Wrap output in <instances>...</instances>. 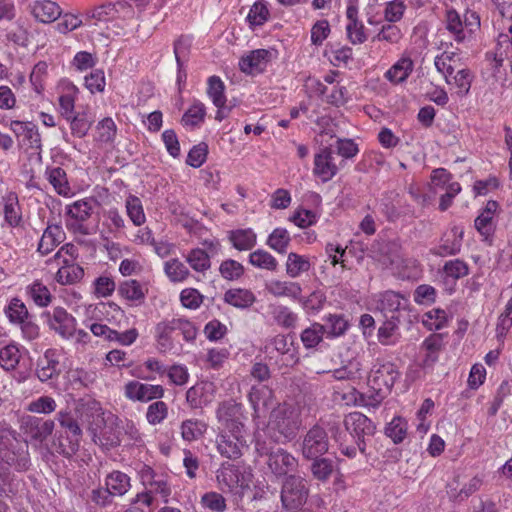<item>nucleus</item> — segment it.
<instances>
[{
	"mask_svg": "<svg viewBox=\"0 0 512 512\" xmlns=\"http://www.w3.org/2000/svg\"><path fill=\"white\" fill-rule=\"evenodd\" d=\"M291 241L289 232L285 228H276L268 236L267 245L280 254L287 251L288 245Z\"/></svg>",
	"mask_w": 512,
	"mask_h": 512,
	"instance_id": "47",
	"label": "nucleus"
},
{
	"mask_svg": "<svg viewBox=\"0 0 512 512\" xmlns=\"http://www.w3.org/2000/svg\"><path fill=\"white\" fill-rule=\"evenodd\" d=\"M338 172L331 147H323L314 156L313 174L322 182L330 181Z\"/></svg>",
	"mask_w": 512,
	"mask_h": 512,
	"instance_id": "14",
	"label": "nucleus"
},
{
	"mask_svg": "<svg viewBox=\"0 0 512 512\" xmlns=\"http://www.w3.org/2000/svg\"><path fill=\"white\" fill-rule=\"evenodd\" d=\"M223 300L225 303L233 307L239 309H248L255 303L256 296L249 289L232 288L224 293Z\"/></svg>",
	"mask_w": 512,
	"mask_h": 512,
	"instance_id": "28",
	"label": "nucleus"
},
{
	"mask_svg": "<svg viewBox=\"0 0 512 512\" xmlns=\"http://www.w3.org/2000/svg\"><path fill=\"white\" fill-rule=\"evenodd\" d=\"M175 331L172 320L163 321L157 324L156 334L159 349L167 351L172 348L171 334Z\"/></svg>",
	"mask_w": 512,
	"mask_h": 512,
	"instance_id": "57",
	"label": "nucleus"
},
{
	"mask_svg": "<svg viewBox=\"0 0 512 512\" xmlns=\"http://www.w3.org/2000/svg\"><path fill=\"white\" fill-rule=\"evenodd\" d=\"M445 27L455 42L464 43L480 27V18L475 12H467L464 19L454 9L446 11Z\"/></svg>",
	"mask_w": 512,
	"mask_h": 512,
	"instance_id": "7",
	"label": "nucleus"
},
{
	"mask_svg": "<svg viewBox=\"0 0 512 512\" xmlns=\"http://www.w3.org/2000/svg\"><path fill=\"white\" fill-rule=\"evenodd\" d=\"M269 56L270 52L266 49L253 50L240 59L239 67L246 74L261 73L269 61Z\"/></svg>",
	"mask_w": 512,
	"mask_h": 512,
	"instance_id": "22",
	"label": "nucleus"
},
{
	"mask_svg": "<svg viewBox=\"0 0 512 512\" xmlns=\"http://www.w3.org/2000/svg\"><path fill=\"white\" fill-rule=\"evenodd\" d=\"M225 85L218 76L208 78L207 94L217 108H223L226 103Z\"/></svg>",
	"mask_w": 512,
	"mask_h": 512,
	"instance_id": "45",
	"label": "nucleus"
},
{
	"mask_svg": "<svg viewBox=\"0 0 512 512\" xmlns=\"http://www.w3.org/2000/svg\"><path fill=\"white\" fill-rule=\"evenodd\" d=\"M422 323L428 330H440L447 323V313L442 309H433L424 314Z\"/></svg>",
	"mask_w": 512,
	"mask_h": 512,
	"instance_id": "59",
	"label": "nucleus"
},
{
	"mask_svg": "<svg viewBox=\"0 0 512 512\" xmlns=\"http://www.w3.org/2000/svg\"><path fill=\"white\" fill-rule=\"evenodd\" d=\"M70 122L71 132L74 136L82 138L87 135L91 128L93 120L88 117L86 112H78L67 119Z\"/></svg>",
	"mask_w": 512,
	"mask_h": 512,
	"instance_id": "53",
	"label": "nucleus"
},
{
	"mask_svg": "<svg viewBox=\"0 0 512 512\" xmlns=\"http://www.w3.org/2000/svg\"><path fill=\"white\" fill-rule=\"evenodd\" d=\"M201 504L215 512H224L227 508L226 499L224 496L217 492H207L201 497Z\"/></svg>",
	"mask_w": 512,
	"mask_h": 512,
	"instance_id": "64",
	"label": "nucleus"
},
{
	"mask_svg": "<svg viewBox=\"0 0 512 512\" xmlns=\"http://www.w3.org/2000/svg\"><path fill=\"white\" fill-rule=\"evenodd\" d=\"M310 471L314 479L320 482H327L335 471V462L323 456L311 459Z\"/></svg>",
	"mask_w": 512,
	"mask_h": 512,
	"instance_id": "38",
	"label": "nucleus"
},
{
	"mask_svg": "<svg viewBox=\"0 0 512 512\" xmlns=\"http://www.w3.org/2000/svg\"><path fill=\"white\" fill-rule=\"evenodd\" d=\"M58 421L60 426L65 429L69 438V448L67 451L63 450V453L66 455H72L78 450L82 430L77 421L67 412H59Z\"/></svg>",
	"mask_w": 512,
	"mask_h": 512,
	"instance_id": "21",
	"label": "nucleus"
},
{
	"mask_svg": "<svg viewBox=\"0 0 512 512\" xmlns=\"http://www.w3.org/2000/svg\"><path fill=\"white\" fill-rule=\"evenodd\" d=\"M255 451L259 457H266V465L269 471L279 477H287L294 474L298 468V459L287 450L276 447L275 442L257 436L255 440Z\"/></svg>",
	"mask_w": 512,
	"mask_h": 512,
	"instance_id": "2",
	"label": "nucleus"
},
{
	"mask_svg": "<svg viewBox=\"0 0 512 512\" xmlns=\"http://www.w3.org/2000/svg\"><path fill=\"white\" fill-rule=\"evenodd\" d=\"M186 262L197 272H205L211 266L210 256L204 250L195 248L186 255Z\"/></svg>",
	"mask_w": 512,
	"mask_h": 512,
	"instance_id": "46",
	"label": "nucleus"
},
{
	"mask_svg": "<svg viewBox=\"0 0 512 512\" xmlns=\"http://www.w3.org/2000/svg\"><path fill=\"white\" fill-rule=\"evenodd\" d=\"M65 240V232L58 224H48L39 241L37 251L47 255Z\"/></svg>",
	"mask_w": 512,
	"mask_h": 512,
	"instance_id": "23",
	"label": "nucleus"
},
{
	"mask_svg": "<svg viewBox=\"0 0 512 512\" xmlns=\"http://www.w3.org/2000/svg\"><path fill=\"white\" fill-rule=\"evenodd\" d=\"M311 267L309 259L305 256L291 252L288 254L286 262V272L292 277L296 278L301 273L307 272Z\"/></svg>",
	"mask_w": 512,
	"mask_h": 512,
	"instance_id": "43",
	"label": "nucleus"
},
{
	"mask_svg": "<svg viewBox=\"0 0 512 512\" xmlns=\"http://www.w3.org/2000/svg\"><path fill=\"white\" fill-rule=\"evenodd\" d=\"M32 13L39 21L43 23H50L59 18L61 15V9L56 2L51 0H40L34 3Z\"/></svg>",
	"mask_w": 512,
	"mask_h": 512,
	"instance_id": "31",
	"label": "nucleus"
},
{
	"mask_svg": "<svg viewBox=\"0 0 512 512\" xmlns=\"http://www.w3.org/2000/svg\"><path fill=\"white\" fill-rule=\"evenodd\" d=\"M400 372L397 366L382 359H377L368 375L369 391L360 393L353 389L351 396L355 405L377 408L390 394Z\"/></svg>",
	"mask_w": 512,
	"mask_h": 512,
	"instance_id": "1",
	"label": "nucleus"
},
{
	"mask_svg": "<svg viewBox=\"0 0 512 512\" xmlns=\"http://www.w3.org/2000/svg\"><path fill=\"white\" fill-rule=\"evenodd\" d=\"M443 272L446 277L460 279L469 274V267L465 261L454 259L445 262Z\"/></svg>",
	"mask_w": 512,
	"mask_h": 512,
	"instance_id": "61",
	"label": "nucleus"
},
{
	"mask_svg": "<svg viewBox=\"0 0 512 512\" xmlns=\"http://www.w3.org/2000/svg\"><path fill=\"white\" fill-rule=\"evenodd\" d=\"M231 245L238 251H248L257 243V235L251 228H239L227 232Z\"/></svg>",
	"mask_w": 512,
	"mask_h": 512,
	"instance_id": "25",
	"label": "nucleus"
},
{
	"mask_svg": "<svg viewBox=\"0 0 512 512\" xmlns=\"http://www.w3.org/2000/svg\"><path fill=\"white\" fill-rule=\"evenodd\" d=\"M214 393V384L212 382L202 381L187 390L186 402L191 409H201L213 401Z\"/></svg>",
	"mask_w": 512,
	"mask_h": 512,
	"instance_id": "18",
	"label": "nucleus"
},
{
	"mask_svg": "<svg viewBox=\"0 0 512 512\" xmlns=\"http://www.w3.org/2000/svg\"><path fill=\"white\" fill-rule=\"evenodd\" d=\"M459 59H456V53L443 52L435 57L434 65L439 73H441L447 84H452L451 77L455 70L459 67Z\"/></svg>",
	"mask_w": 512,
	"mask_h": 512,
	"instance_id": "34",
	"label": "nucleus"
},
{
	"mask_svg": "<svg viewBox=\"0 0 512 512\" xmlns=\"http://www.w3.org/2000/svg\"><path fill=\"white\" fill-rule=\"evenodd\" d=\"M9 322L17 325L24 339L33 341L40 335V328L24 304L19 298H12L4 309Z\"/></svg>",
	"mask_w": 512,
	"mask_h": 512,
	"instance_id": "6",
	"label": "nucleus"
},
{
	"mask_svg": "<svg viewBox=\"0 0 512 512\" xmlns=\"http://www.w3.org/2000/svg\"><path fill=\"white\" fill-rule=\"evenodd\" d=\"M385 433L395 444L401 443L407 434L406 421L401 417L393 418L385 428Z\"/></svg>",
	"mask_w": 512,
	"mask_h": 512,
	"instance_id": "58",
	"label": "nucleus"
},
{
	"mask_svg": "<svg viewBox=\"0 0 512 512\" xmlns=\"http://www.w3.org/2000/svg\"><path fill=\"white\" fill-rule=\"evenodd\" d=\"M124 395L132 401L148 402L164 396L161 385L144 384L136 380L129 381L124 386Z\"/></svg>",
	"mask_w": 512,
	"mask_h": 512,
	"instance_id": "13",
	"label": "nucleus"
},
{
	"mask_svg": "<svg viewBox=\"0 0 512 512\" xmlns=\"http://www.w3.org/2000/svg\"><path fill=\"white\" fill-rule=\"evenodd\" d=\"M98 201L95 198H85L73 202L71 205L66 207V214L73 220L67 222L66 226L73 232L80 234H87V228L83 225V222L88 220L93 210L98 206Z\"/></svg>",
	"mask_w": 512,
	"mask_h": 512,
	"instance_id": "11",
	"label": "nucleus"
},
{
	"mask_svg": "<svg viewBox=\"0 0 512 512\" xmlns=\"http://www.w3.org/2000/svg\"><path fill=\"white\" fill-rule=\"evenodd\" d=\"M54 430V422L51 420L35 419L30 421L27 426V432L31 439L42 442L47 439Z\"/></svg>",
	"mask_w": 512,
	"mask_h": 512,
	"instance_id": "40",
	"label": "nucleus"
},
{
	"mask_svg": "<svg viewBox=\"0 0 512 512\" xmlns=\"http://www.w3.org/2000/svg\"><path fill=\"white\" fill-rule=\"evenodd\" d=\"M325 329L322 324L313 323L301 333V341L306 348L316 347L323 339Z\"/></svg>",
	"mask_w": 512,
	"mask_h": 512,
	"instance_id": "56",
	"label": "nucleus"
},
{
	"mask_svg": "<svg viewBox=\"0 0 512 512\" xmlns=\"http://www.w3.org/2000/svg\"><path fill=\"white\" fill-rule=\"evenodd\" d=\"M309 496L308 481L297 474L285 477L281 484L280 499L285 510L301 508Z\"/></svg>",
	"mask_w": 512,
	"mask_h": 512,
	"instance_id": "5",
	"label": "nucleus"
},
{
	"mask_svg": "<svg viewBox=\"0 0 512 512\" xmlns=\"http://www.w3.org/2000/svg\"><path fill=\"white\" fill-rule=\"evenodd\" d=\"M61 353L57 349H47L37 360L36 376L41 382H46L61 373Z\"/></svg>",
	"mask_w": 512,
	"mask_h": 512,
	"instance_id": "17",
	"label": "nucleus"
},
{
	"mask_svg": "<svg viewBox=\"0 0 512 512\" xmlns=\"http://www.w3.org/2000/svg\"><path fill=\"white\" fill-rule=\"evenodd\" d=\"M60 266L55 279L61 285H72L78 283L84 276V269L72 260L63 259L57 262Z\"/></svg>",
	"mask_w": 512,
	"mask_h": 512,
	"instance_id": "24",
	"label": "nucleus"
},
{
	"mask_svg": "<svg viewBox=\"0 0 512 512\" xmlns=\"http://www.w3.org/2000/svg\"><path fill=\"white\" fill-rule=\"evenodd\" d=\"M20 358L19 348L14 344H8L0 349V366L6 371L14 370Z\"/></svg>",
	"mask_w": 512,
	"mask_h": 512,
	"instance_id": "49",
	"label": "nucleus"
},
{
	"mask_svg": "<svg viewBox=\"0 0 512 512\" xmlns=\"http://www.w3.org/2000/svg\"><path fill=\"white\" fill-rule=\"evenodd\" d=\"M329 450V437L320 425L312 426L303 436L301 454L306 460L323 456Z\"/></svg>",
	"mask_w": 512,
	"mask_h": 512,
	"instance_id": "9",
	"label": "nucleus"
},
{
	"mask_svg": "<svg viewBox=\"0 0 512 512\" xmlns=\"http://www.w3.org/2000/svg\"><path fill=\"white\" fill-rule=\"evenodd\" d=\"M249 263L257 268L274 271L277 268V260L269 252L258 249L249 255Z\"/></svg>",
	"mask_w": 512,
	"mask_h": 512,
	"instance_id": "52",
	"label": "nucleus"
},
{
	"mask_svg": "<svg viewBox=\"0 0 512 512\" xmlns=\"http://www.w3.org/2000/svg\"><path fill=\"white\" fill-rule=\"evenodd\" d=\"M327 337H338L345 333L348 328V322L343 315L330 314L326 318V323L322 324Z\"/></svg>",
	"mask_w": 512,
	"mask_h": 512,
	"instance_id": "50",
	"label": "nucleus"
},
{
	"mask_svg": "<svg viewBox=\"0 0 512 512\" xmlns=\"http://www.w3.org/2000/svg\"><path fill=\"white\" fill-rule=\"evenodd\" d=\"M117 420L118 418L113 414H110L107 419L101 415H97L95 426L91 425L88 428L93 442L105 448L118 446L120 444L118 433L114 430L112 425H106V422L114 424Z\"/></svg>",
	"mask_w": 512,
	"mask_h": 512,
	"instance_id": "12",
	"label": "nucleus"
},
{
	"mask_svg": "<svg viewBox=\"0 0 512 512\" xmlns=\"http://www.w3.org/2000/svg\"><path fill=\"white\" fill-rule=\"evenodd\" d=\"M141 479L149 493L160 495L163 502L168 503L172 491L164 476L157 475L152 468L146 466L141 472Z\"/></svg>",
	"mask_w": 512,
	"mask_h": 512,
	"instance_id": "19",
	"label": "nucleus"
},
{
	"mask_svg": "<svg viewBox=\"0 0 512 512\" xmlns=\"http://www.w3.org/2000/svg\"><path fill=\"white\" fill-rule=\"evenodd\" d=\"M45 176L57 194L68 196L71 193L67 174L61 167H47Z\"/></svg>",
	"mask_w": 512,
	"mask_h": 512,
	"instance_id": "33",
	"label": "nucleus"
},
{
	"mask_svg": "<svg viewBox=\"0 0 512 512\" xmlns=\"http://www.w3.org/2000/svg\"><path fill=\"white\" fill-rule=\"evenodd\" d=\"M272 314L277 325L285 329L295 328L298 316L290 308L286 306H277L274 308Z\"/></svg>",
	"mask_w": 512,
	"mask_h": 512,
	"instance_id": "55",
	"label": "nucleus"
},
{
	"mask_svg": "<svg viewBox=\"0 0 512 512\" xmlns=\"http://www.w3.org/2000/svg\"><path fill=\"white\" fill-rule=\"evenodd\" d=\"M442 346L443 338L441 334H431L423 341L421 348L426 352L423 358L424 367H430L438 360Z\"/></svg>",
	"mask_w": 512,
	"mask_h": 512,
	"instance_id": "37",
	"label": "nucleus"
},
{
	"mask_svg": "<svg viewBox=\"0 0 512 512\" xmlns=\"http://www.w3.org/2000/svg\"><path fill=\"white\" fill-rule=\"evenodd\" d=\"M300 426L299 413L291 406L283 405L272 411L268 430L279 434L273 441L279 443L294 439Z\"/></svg>",
	"mask_w": 512,
	"mask_h": 512,
	"instance_id": "3",
	"label": "nucleus"
},
{
	"mask_svg": "<svg viewBox=\"0 0 512 512\" xmlns=\"http://www.w3.org/2000/svg\"><path fill=\"white\" fill-rule=\"evenodd\" d=\"M454 482L449 484V495L451 498L457 501H463L471 496L473 493L478 491L481 487L482 481L478 477H473L468 483L464 484L462 488L458 489V484L454 486Z\"/></svg>",
	"mask_w": 512,
	"mask_h": 512,
	"instance_id": "41",
	"label": "nucleus"
},
{
	"mask_svg": "<svg viewBox=\"0 0 512 512\" xmlns=\"http://www.w3.org/2000/svg\"><path fill=\"white\" fill-rule=\"evenodd\" d=\"M499 205L494 200H489L483 211L478 215V217L475 219V228L476 230L484 236L486 239L490 237L494 232V226H493V217L496 213Z\"/></svg>",
	"mask_w": 512,
	"mask_h": 512,
	"instance_id": "27",
	"label": "nucleus"
},
{
	"mask_svg": "<svg viewBox=\"0 0 512 512\" xmlns=\"http://www.w3.org/2000/svg\"><path fill=\"white\" fill-rule=\"evenodd\" d=\"M207 428L208 425L202 420L186 419L180 425L181 437L186 442L197 441L206 433Z\"/></svg>",
	"mask_w": 512,
	"mask_h": 512,
	"instance_id": "35",
	"label": "nucleus"
},
{
	"mask_svg": "<svg viewBox=\"0 0 512 512\" xmlns=\"http://www.w3.org/2000/svg\"><path fill=\"white\" fill-rule=\"evenodd\" d=\"M400 323V317L397 315H390L389 318L378 330V340L383 345H390L393 343L392 336L398 328Z\"/></svg>",
	"mask_w": 512,
	"mask_h": 512,
	"instance_id": "60",
	"label": "nucleus"
},
{
	"mask_svg": "<svg viewBox=\"0 0 512 512\" xmlns=\"http://www.w3.org/2000/svg\"><path fill=\"white\" fill-rule=\"evenodd\" d=\"M119 294L128 301L141 304L145 300V291L141 284L134 279L126 280L120 283L118 287Z\"/></svg>",
	"mask_w": 512,
	"mask_h": 512,
	"instance_id": "39",
	"label": "nucleus"
},
{
	"mask_svg": "<svg viewBox=\"0 0 512 512\" xmlns=\"http://www.w3.org/2000/svg\"><path fill=\"white\" fill-rule=\"evenodd\" d=\"M168 415V406L163 401H156L147 408L146 419L152 425L160 424Z\"/></svg>",
	"mask_w": 512,
	"mask_h": 512,
	"instance_id": "63",
	"label": "nucleus"
},
{
	"mask_svg": "<svg viewBox=\"0 0 512 512\" xmlns=\"http://www.w3.org/2000/svg\"><path fill=\"white\" fill-rule=\"evenodd\" d=\"M267 290L275 297H289L294 300H301L302 288L297 282L272 280L267 285Z\"/></svg>",
	"mask_w": 512,
	"mask_h": 512,
	"instance_id": "30",
	"label": "nucleus"
},
{
	"mask_svg": "<svg viewBox=\"0 0 512 512\" xmlns=\"http://www.w3.org/2000/svg\"><path fill=\"white\" fill-rule=\"evenodd\" d=\"M248 398L255 413H260L263 409H269L274 405L273 390L266 385L253 386Z\"/></svg>",
	"mask_w": 512,
	"mask_h": 512,
	"instance_id": "26",
	"label": "nucleus"
},
{
	"mask_svg": "<svg viewBox=\"0 0 512 512\" xmlns=\"http://www.w3.org/2000/svg\"><path fill=\"white\" fill-rule=\"evenodd\" d=\"M164 271L172 282H182L190 275L187 266L177 258L165 262Z\"/></svg>",
	"mask_w": 512,
	"mask_h": 512,
	"instance_id": "48",
	"label": "nucleus"
},
{
	"mask_svg": "<svg viewBox=\"0 0 512 512\" xmlns=\"http://www.w3.org/2000/svg\"><path fill=\"white\" fill-rule=\"evenodd\" d=\"M216 417L222 424L223 429H244L242 406L233 400L220 403L216 411Z\"/></svg>",
	"mask_w": 512,
	"mask_h": 512,
	"instance_id": "16",
	"label": "nucleus"
},
{
	"mask_svg": "<svg viewBox=\"0 0 512 512\" xmlns=\"http://www.w3.org/2000/svg\"><path fill=\"white\" fill-rule=\"evenodd\" d=\"M105 486L114 496H123L131 488L130 477L121 471H112L105 478Z\"/></svg>",
	"mask_w": 512,
	"mask_h": 512,
	"instance_id": "36",
	"label": "nucleus"
},
{
	"mask_svg": "<svg viewBox=\"0 0 512 512\" xmlns=\"http://www.w3.org/2000/svg\"><path fill=\"white\" fill-rule=\"evenodd\" d=\"M464 230L458 226L451 228L450 234L441 239L440 244L431 250L432 254L439 257H447L458 254L461 251Z\"/></svg>",
	"mask_w": 512,
	"mask_h": 512,
	"instance_id": "20",
	"label": "nucleus"
},
{
	"mask_svg": "<svg viewBox=\"0 0 512 512\" xmlns=\"http://www.w3.org/2000/svg\"><path fill=\"white\" fill-rule=\"evenodd\" d=\"M48 325L63 339H71L77 327L76 319L62 307L53 309L49 315Z\"/></svg>",
	"mask_w": 512,
	"mask_h": 512,
	"instance_id": "15",
	"label": "nucleus"
},
{
	"mask_svg": "<svg viewBox=\"0 0 512 512\" xmlns=\"http://www.w3.org/2000/svg\"><path fill=\"white\" fill-rule=\"evenodd\" d=\"M4 219L11 227H17L21 223L22 216L18 199L15 195H10L4 204Z\"/></svg>",
	"mask_w": 512,
	"mask_h": 512,
	"instance_id": "51",
	"label": "nucleus"
},
{
	"mask_svg": "<svg viewBox=\"0 0 512 512\" xmlns=\"http://www.w3.org/2000/svg\"><path fill=\"white\" fill-rule=\"evenodd\" d=\"M244 429H223L216 437L217 451L227 459H237L242 456V450L247 446Z\"/></svg>",
	"mask_w": 512,
	"mask_h": 512,
	"instance_id": "8",
	"label": "nucleus"
},
{
	"mask_svg": "<svg viewBox=\"0 0 512 512\" xmlns=\"http://www.w3.org/2000/svg\"><path fill=\"white\" fill-rule=\"evenodd\" d=\"M344 426L346 430L356 439V444L362 454L366 452V436H373L376 426L364 414L352 412L345 416Z\"/></svg>",
	"mask_w": 512,
	"mask_h": 512,
	"instance_id": "10",
	"label": "nucleus"
},
{
	"mask_svg": "<svg viewBox=\"0 0 512 512\" xmlns=\"http://www.w3.org/2000/svg\"><path fill=\"white\" fill-rule=\"evenodd\" d=\"M252 480L250 471L239 466L225 462L216 471V481L222 492L234 494L243 493L248 489Z\"/></svg>",
	"mask_w": 512,
	"mask_h": 512,
	"instance_id": "4",
	"label": "nucleus"
},
{
	"mask_svg": "<svg viewBox=\"0 0 512 512\" xmlns=\"http://www.w3.org/2000/svg\"><path fill=\"white\" fill-rule=\"evenodd\" d=\"M414 68V63L409 56H402L385 73V77L394 84H399L407 80Z\"/></svg>",
	"mask_w": 512,
	"mask_h": 512,
	"instance_id": "32",
	"label": "nucleus"
},
{
	"mask_svg": "<svg viewBox=\"0 0 512 512\" xmlns=\"http://www.w3.org/2000/svg\"><path fill=\"white\" fill-rule=\"evenodd\" d=\"M403 300V297L399 293L385 291L379 296L377 308L386 318L390 317L389 314L399 316L400 310L404 308Z\"/></svg>",
	"mask_w": 512,
	"mask_h": 512,
	"instance_id": "29",
	"label": "nucleus"
},
{
	"mask_svg": "<svg viewBox=\"0 0 512 512\" xmlns=\"http://www.w3.org/2000/svg\"><path fill=\"white\" fill-rule=\"evenodd\" d=\"M126 212L132 223L141 226L146 221V216L141 200L134 195H129L125 201Z\"/></svg>",
	"mask_w": 512,
	"mask_h": 512,
	"instance_id": "44",
	"label": "nucleus"
},
{
	"mask_svg": "<svg viewBox=\"0 0 512 512\" xmlns=\"http://www.w3.org/2000/svg\"><path fill=\"white\" fill-rule=\"evenodd\" d=\"M219 272L224 279L232 281L244 274V267L236 260L227 259L220 264Z\"/></svg>",
	"mask_w": 512,
	"mask_h": 512,
	"instance_id": "62",
	"label": "nucleus"
},
{
	"mask_svg": "<svg viewBox=\"0 0 512 512\" xmlns=\"http://www.w3.org/2000/svg\"><path fill=\"white\" fill-rule=\"evenodd\" d=\"M205 115L206 108L204 104L200 101H195L182 116L181 123L185 127L195 128L204 121Z\"/></svg>",
	"mask_w": 512,
	"mask_h": 512,
	"instance_id": "42",
	"label": "nucleus"
},
{
	"mask_svg": "<svg viewBox=\"0 0 512 512\" xmlns=\"http://www.w3.org/2000/svg\"><path fill=\"white\" fill-rule=\"evenodd\" d=\"M27 293L34 303L40 307L47 306L52 299L49 289L38 281H35L27 287Z\"/></svg>",
	"mask_w": 512,
	"mask_h": 512,
	"instance_id": "54",
	"label": "nucleus"
}]
</instances>
